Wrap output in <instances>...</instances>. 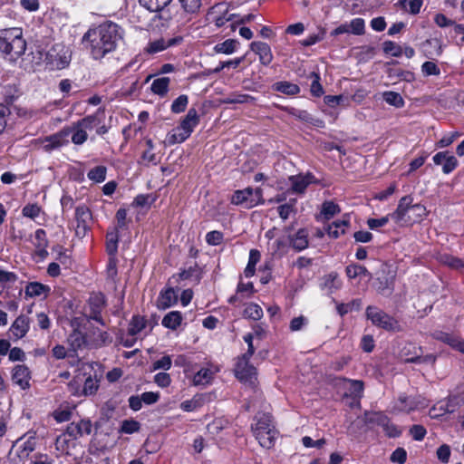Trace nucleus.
<instances>
[{
	"label": "nucleus",
	"instance_id": "obj_36",
	"mask_svg": "<svg viewBox=\"0 0 464 464\" xmlns=\"http://www.w3.org/2000/svg\"><path fill=\"white\" fill-rule=\"evenodd\" d=\"M83 387L82 393L83 396H92L96 393L99 389V380L92 375L87 376L83 379Z\"/></svg>",
	"mask_w": 464,
	"mask_h": 464
},
{
	"label": "nucleus",
	"instance_id": "obj_38",
	"mask_svg": "<svg viewBox=\"0 0 464 464\" xmlns=\"http://www.w3.org/2000/svg\"><path fill=\"white\" fill-rule=\"evenodd\" d=\"M260 252L256 249H251L249 252V259L246 267L244 270L246 277H251L255 274L256 265L260 260Z\"/></svg>",
	"mask_w": 464,
	"mask_h": 464
},
{
	"label": "nucleus",
	"instance_id": "obj_46",
	"mask_svg": "<svg viewBox=\"0 0 464 464\" xmlns=\"http://www.w3.org/2000/svg\"><path fill=\"white\" fill-rule=\"evenodd\" d=\"M388 417L382 412H366L365 422L368 424H375L382 427L387 424Z\"/></svg>",
	"mask_w": 464,
	"mask_h": 464
},
{
	"label": "nucleus",
	"instance_id": "obj_32",
	"mask_svg": "<svg viewBox=\"0 0 464 464\" xmlns=\"http://www.w3.org/2000/svg\"><path fill=\"white\" fill-rule=\"evenodd\" d=\"M341 211L340 207L333 201H325L322 205L320 216L317 218L329 220Z\"/></svg>",
	"mask_w": 464,
	"mask_h": 464
},
{
	"label": "nucleus",
	"instance_id": "obj_45",
	"mask_svg": "<svg viewBox=\"0 0 464 464\" xmlns=\"http://www.w3.org/2000/svg\"><path fill=\"white\" fill-rule=\"evenodd\" d=\"M188 137V134L179 130V126H178L168 134L167 140L169 144L173 145L185 141Z\"/></svg>",
	"mask_w": 464,
	"mask_h": 464
},
{
	"label": "nucleus",
	"instance_id": "obj_33",
	"mask_svg": "<svg viewBox=\"0 0 464 464\" xmlns=\"http://www.w3.org/2000/svg\"><path fill=\"white\" fill-rule=\"evenodd\" d=\"M26 439L23 445L21 446V454L23 455H29L31 452H33L35 450L36 447V438H35V432L29 431L25 435H24L20 440H23Z\"/></svg>",
	"mask_w": 464,
	"mask_h": 464
},
{
	"label": "nucleus",
	"instance_id": "obj_13",
	"mask_svg": "<svg viewBox=\"0 0 464 464\" xmlns=\"http://www.w3.org/2000/svg\"><path fill=\"white\" fill-rule=\"evenodd\" d=\"M71 135L70 130L62 129L60 131L47 136L43 140L44 149L46 151L59 149L69 143L68 137Z\"/></svg>",
	"mask_w": 464,
	"mask_h": 464
},
{
	"label": "nucleus",
	"instance_id": "obj_4",
	"mask_svg": "<svg viewBox=\"0 0 464 464\" xmlns=\"http://www.w3.org/2000/svg\"><path fill=\"white\" fill-rule=\"evenodd\" d=\"M251 429L262 448L271 449L274 447L278 432L272 423V416L270 414H256L255 423L251 425Z\"/></svg>",
	"mask_w": 464,
	"mask_h": 464
},
{
	"label": "nucleus",
	"instance_id": "obj_23",
	"mask_svg": "<svg viewBox=\"0 0 464 464\" xmlns=\"http://www.w3.org/2000/svg\"><path fill=\"white\" fill-rule=\"evenodd\" d=\"M313 176L307 175H297L291 176L289 180L291 181V187L294 192L303 193L307 186L312 182Z\"/></svg>",
	"mask_w": 464,
	"mask_h": 464
},
{
	"label": "nucleus",
	"instance_id": "obj_44",
	"mask_svg": "<svg viewBox=\"0 0 464 464\" xmlns=\"http://www.w3.org/2000/svg\"><path fill=\"white\" fill-rule=\"evenodd\" d=\"M140 4L150 12H158L167 6L171 0H139Z\"/></svg>",
	"mask_w": 464,
	"mask_h": 464
},
{
	"label": "nucleus",
	"instance_id": "obj_20",
	"mask_svg": "<svg viewBox=\"0 0 464 464\" xmlns=\"http://www.w3.org/2000/svg\"><path fill=\"white\" fill-rule=\"evenodd\" d=\"M87 337L90 345L93 347H102L108 343H111V338L106 331H102L98 328H93L88 331Z\"/></svg>",
	"mask_w": 464,
	"mask_h": 464
},
{
	"label": "nucleus",
	"instance_id": "obj_62",
	"mask_svg": "<svg viewBox=\"0 0 464 464\" xmlns=\"http://www.w3.org/2000/svg\"><path fill=\"white\" fill-rule=\"evenodd\" d=\"M206 241L208 245L218 246L223 241V234L218 230L210 231L206 235Z\"/></svg>",
	"mask_w": 464,
	"mask_h": 464
},
{
	"label": "nucleus",
	"instance_id": "obj_6",
	"mask_svg": "<svg viewBox=\"0 0 464 464\" xmlns=\"http://www.w3.org/2000/svg\"><path fill=\"white\" fill-rule=\"evenodd\" d=\"M101 123L99 114L88 115L80 121L72 123L71 127L64 128L70 130L72 134V142L75 145L83 144L87 139V130H92L93 128L98 127Z\"/></svg>",
	"mask_w": 464,
	"mask_h": 464
},
{
	"label": "nucleus",
	"instance_id": "obj_15",
	"mask_svg": "<svg viewBox=\"0 0 464 464\" xmlns=\"http://www.w3.org/2000/svg\"><path fill=\"white\" fill-rule=\"evenodd\" d=\"M181 36H177L169 39L159 38L154 41H150L148 45L144 48L145 53L149 54H154L159 52L164 51L170 46L177 45L182 42Z\"/></svg>",
	"mask_w": 464,
	"mask_h": 464
},
{
	"label": "nucleus",
	"instance_id": "obj_1",
	"mask_svg": "<svg viewBox=\"0 0 464 464\" xmlns=\"http://www.w3.org/2000/svg\"><path fill=\"white\" fill-rule=\"evenodd\" d=\"M118 24L106 22L90 28L82 37V44L95 60L102 59L106 54L116 49L118 41L121 38Z\"/></svg>",
	"mask_w": 464,
	"mask_h": 464
},
{
	"label": "nucleus",
	"instance_id": "obj_35",
	"mask_svg": "<svg viewBox=\"0 0 464 464\" xmlns=\"http://www.w3.org/2000/svg\"><path fill=\"white\" fill-rule=\"evenodd\" d=\"M238 44V41L235 39H227L223 43L216 44L214 46V51L217 53L231 54L237 50Z\"/></svg>",
	"mask_w": 464,
	"mask_h": 464
},
{
	"label": "nucleus",
	"instance_id": "obj_43",
	"mask_svg": "<svg viewBox=\"0 0 464 464\" xmlns=\"http://www.w3.org/2000/svg\"><path fill=\"white\" fill-rule=\"evenodd\" d=\"M361 306H362L361 299H353L352 302L347 303V304H343V303L337 304L336 310L341 316H343L346 314H348L353 310H356V311L360 310Z\"/></svg>",
	"mask_w": 464,
	"mask_h": 464
},
{
	"label": "nucleus",
	"instance_id": "obj_42",
	"mask_svg": "<svg viewBox=\"0 0 464 464\" xmlns=\"http://www.w3.org/2000/svg\"><path fill=\"white\" fill-rule=\"evenodd\" d=\"M382 98L388 104L396 108L404 106V100L399 92L387 91L382 93Z\"/></svg>",
	"mask_w": 464,
	"mask_h": 464
},
{
	"label": "nucleus",
	"instance_id": "obj_61",
	"mask_svg": "<svg viewBox=\"0 0 464 464\" xmlns=\"http://www.w3.org/2000/svg\"><path fill=\"white\" fill-rule=\"evenodd\" d=\"M421 72L426 76L430 75H439L440 73V68L437 66V64L433 62H425L421 65Z\"/></svg>",
	"mask_w": 464,
	"mask_h": 464
},
{
	"label": "nucleus",
	"instance_id": "obj_56",
	"mask_svg": "<svg viewBox=\"0 0 464 464\" xmlns=\"http://www.w3.org/2000/svg\"><path fill=\"white\" fill-rule=\"evenodd\" d=\"M255 101V98L248 94H233L224 100V103L233 104V103H246L252 102Z\"/></svg>",
	"mask_w": 464,
	"mask_h": 464
},
{
	"label": "nucleus",
	"instance_id": "obj_55",
	"mask_svg": "<svg viewBox=\"0 0 464 464\" xmlns=\"http://www.w3.org/2000/svg\"><path fill=\"white\" fill-rule=\"evenodd\" d=\"M383 52L393 57H400L402 54V49L397 44L392 41H385L382 44Z\"/></svg>",
	"mask_w": 464,
	"mask_h": 464
},
{
	"label": "nucleus",
	"instance_id": "obj_58",
	"mask_svg": "<svg viewBox=\"0 0 464 464\" xmlns=\"http://www.w3.org/2000/svg\"><path fill=\"white\" fill-rule=\"evenodd\" d=\"M140 430V423L134 420H125L122 421L121 432L131 434Z\"/></svg>",
	"mask_w": 464,
	"mask_h": 464
},
{
	"label": "nucleus",
	"instance_id": "obj_16",
	"mask_svg": "<svg viewBox=\"0 0 464 464\" xmlns=\"http://www.w3.org/2000/svg\"><path fill=\"white\" fill-rule=\"evenodd\" d=\"M92 427V422L89 420H82L79 422H72L67 426L65 434L72 440H77L83 435L91 434Z\"/></svg>",
	"mask_w": 464,
	"mask_h": 464
},
{
	"label": "nucleus",
	"instance_id": "obj_8",
	"mask_svg": "<svg viewBox=\"0 0 464 464\" xmlns=\"http://www.w3.org/2000/svg\"><path fill=\"white\" fill-rule=\"evenodd\" d=\"M105 308V296L101 294H93L90 296L83 310V317L90 322L93 320L101 325L105 326V322L102 316V312Z\"/></svg>",
	"mask_w": 464,
	"mask_h": 464
},
{
	"label": "nucleus",
	"instance_id": "obj_22",
	"mask_svg": "<svg viewBox=\"0 0 464 464\" xmlns=\"http://www.w3.org/2000/svg\"><path fill=\"white\" fill-rule=\"evenodd\" d=\"M178 300V296L173 288L169 287L162 290L157 299V307L165 310L173 305Z\"/></svg>",
	"mask_w": 464,
	"mask_h": 464
},
{
	"label": "nucleus",
	"instance_id": "obj_30",
	"mask_svg": "<svg viewBox=\"0 0 464 464\" xmlns=\"http://www.w3.org/2000/svg\"><path fill=\"white\" fill-rule=\"evenodd\" d=\"M169 82L170 80L169 77H161L155 79L151 83L150 90L153 93L163 97L169 92Z\"/></svg>",
	"mask_w": 464,
	"mask_h": 464
},
{
	"label": "nucleus",
	"instance_id": "obj_50",
	"mask_svg": "<svg viewBox=\"0 0 464 464\" xmlns=\"http://www.w3.org/2000/svg\"><path fill=\"white\" fill-rule=\"evenodd\" d=\"M244 316L256 321L262 318L263 310L258 304L251 303L245 308Z\"/></svg>",
	"mask_w": 464,
	"mask_h": 464
},
{
	"label": "nucleus",
	"instance_id": "obj_3",
	"mask_svg": "<svg viewBox=\"0 0 464 464\" xmlns=\"http://www.w3.org/2000/svg\"><path fill=\"white\" fill-rule=\"evenodd\" d=\"M25 50L26 42L21 28L13 27L0 31V52L9 60H17Z\"/></svg>",
	"mask_w": 464,
	"mask_h": 464
},
{
	"label": "nucleus",
	"instance_id": "obj_25",
	"mask_svg": "<svg viewBox=\"0 0 464 464\" xmlns=\"http://www.w3.org/2000/svg\"><path fill=\"white\" fill-rule=\"evenodd\" d=\"M274 91L286 94V95H296L300 92V87L287 81L277 82L272 86Z\"/></svg>",
	"mask_w": 464,
	"mask_h": 464
},
{
	"label": "nucleus",
	"instance_id": "obj_5",
	"mask_svg": "<svg viewBox=\"0 0 464 464\" xmlns=\"http://www.w3.org/2000/svg\"><path fill=\"white\" fill-rule=\"evenodd\" d=\"M71 60V49L63 44H56L47 51L44 62L50 70H63L69 66Z\"/></svg>",
	"mask_w": 464,
	"mask_h": 464
},
{
	"label": "nucleus",
	"instance_id": "obj_29",
	"mask_svg": "<svg viewBox=\"0 0 464 464\" xmlns=\"http://www.w3.org/2000/svg\"><path fill=\"white\" fill-rule=\"evenodd\" d=\"M50 291V287L43 285L39 282H31L29 283L24 289V293L26 296L29 297H37L43 295H46Z\"/></svg>",
	"mask_w": 464,
	"mask_h": 464
},
{
	"label": "nucleus",
	"instance_id": "obj_19",
	"mask_svg": "<svg viewBox=\"0 0 464 464\" xmlns=\"http://www.w3.org/2000/svg\"><path fill=\"white\" fill-rule=\"evenodd\" d=\"M30 320L25 315H19L10 327V333L16 339H21L28 333Z\"/></svg>",
	"mask_w": 464,
	"mask_h": 464
},
{
	"label": "nucleus",
	"instance_id": "obj_26",
	"mask_svg": "<svg viewBox=\"0 0 464 464\" xmlns=\"http://www.w3.org/2000/svg\"><path fill=\"white\" fill-rule=\"evenodd\" d=\"M344 386L347 390L345 395L352 396L353 398H361L363 392V382L358 380H347L344 379Z\"/></svg>",
	"mask_w": 464,
	"mask_h": 464
},
{
	"label": "nucleus",
	"instance_id": "obj_40",
	"mask_svg": "<svg viewBox=\"0 0 464 464\" xmlns=\"http://www.w3.org/2000/svg\"><path fill=\"white\" fill-rule=\"evenodd\" d=\"M457 400L458 399L454 397L450 398L448 401L439 402L438 407L435 406L430 410V413L437 409L440 411V415L454 412L458 406Z\"/></svg>",
	"mask_w": 464,
	"mask_h": 464
},
{
	"label": "nucleus",
	"instance_id": "obj_63",
	"mask_svg": "<svg viewBox=\"0 0 464 464\" xmlns=\"http://www.w3.org/2000/svg\"><path fill=\"white\" fill-rule=\"evenodd\" d=\"M407 453L404 449L398 448L391 455V461L394 463L403 464L406 461Z\"/></svg>",
	"mask_w": 464,
	"mask_h": 464
},
{
	"label": "nucleus",
	"instance_id": "obj_54",
	"mask_svg": "<svg viewBox=\"0 0 464 464\" xmlns=\"http://www.w3.org/2000/svg\"><path fill=\"white\" fill-rule=\"evenodd\" d=\"M350 34L362 35L364 34L365 24L362 18H354L348 23Z\"/></svg>",
	"mask_w": 464,
	"mask_h": 464
},
{
	"label": "nucleus",
	"instance_id": "obj_2",
	"mask_svg": "<svg viewBox=\"0 0 464 464\" xmlns=\"http://www.w3.org/2000/svg\"><path fill=\"white\" fill-rule=\"evenodd\" d=\"M411 196L402 197L391 218L400 226H410L420 222L426 216V208L421 204H413Z\"/></svg>",
	"mask_w": 464,
	"mask_h": 464
},
{
	"label": "nucleus",
	"instance_id": "obj_12",
	"mask_svg": "<svg viewBox=\"0 0 464 464\" xmlns=\"http://www.w3.org/2000/svg\"><path fill=\"white\" fill-rule=\"evenodd\" d=\"M208 16L218 28L233 20V15H229L228 7L223 3L217 4L209 8Z\"/></svg>",
	"mask_w": 464,
	"mask_h": 464
},
{
	"label": "nucleus",
	"instance_id": "obj_49",
	"mask_svg": "<svg viewBox=\"0 0 464 464\" xmlns=\"http://www.w3.org/2000/svg\"><path fill=\"white\" fill-rule=\"evenodd\" d=\"M17 280V276L13 272L4 271L0 269V294L4 289L10 286Z\"/></svg>",
	"mask_w": 464,
	"mask_h": 464
},
{
	"label": "nucleus",
	"instance_id": "obj_37",
	"mask_svg": "<svg viewBox=\"0 0 464 464\" xmlns=\"http://www.w3.org/2000/svg\"><path fill=\"white\" fill-rule=\"evenodd\" d=\"M345 272H346L347 276L351 279H353V278H356L357 276H362L369 277V278L372 277V275L367 270V268L361 265H358V264H351V265L347 266Z\"/></svg>",
	"mask_w": 464,
	"mask_h": 464
},
{
	"label": "nucleus",
	"instance_id": "obj_27",
	"mask_svg": "<svg viewBox=\"0 0 464 464\" xmlns=\"http://www.w3.org/2000/svg\"><path fill=\"white\" fill-rule=\"evenodd\" d=\"M68 343L73 352H76L78 349H82L83 346L90 344L87 334L83 335L81 332L77 330L73 331L69 335Z\"/></svg>",
	"mask_w": 464,
	"mask_h": 464
},
{
	"label": "nucleus",
	"instance_id": "obj_48",
	"mask_svg": "<svg viewBox=\"0 0 464 464\" xmlns=\"http://www.w3.org/2000/svg\"><path fill=\"white\" fill-rule=\"evenodd\" d=\"M349 222L346 220L334 222L328 227V235L331 237L337 238L340 235L344 234L345 227H348Z\"/></svg>",
	"mask_w": 464,
	"mask_h": 464
},
{
	"label": "nucleus",
	"instance_id": "obj_39",
	"mask_svg": "<svg viewBox=\"0 0 464 464\" xmlns=\"http://www.w3.org/2000/svg\"><path fill=\"white\" fill-rule=\"evenodd\" d=\"M181 9L187 14L194 15L198 14L201 8V0H178Z\"/></svg>",
	"mask_w": 464,
	"mask_h": 464
},
{
	"label": "nucleus",
	"instance_id": "obj_14",
	"mask_svg": "<svg viewBox=\"0 0 464 464\" xmlns=\"http://www.w3.org/2000/svg\"><path fill=\"white\" fill-rule=\"evenodd\" d=\"M31 372L24 364H17L12 370V381L22 390L30 388Z\"/></svg>",
	"mask_w": 464,
	"mask_h": 464
},
{
	"label": "nucleus",
	"instance_id": "obj_57",
	"mask_svg": "<svg viewBox=\"0 0 464 464\" xmlns=\"http://www.w3.org/2000/svg\"><path fill=\"white\" fill-rule=\"evenodd\" d=\"M432 336L434 339L443 342V343L449 344L450 347L453 346V344L457 339V336L452 335L449 333L442 332V331L434 332L432 334Z\"/></svg>",
	"mask_w": 464,
	"mask_h": 464
},
{
	"label": "nucleus",
	"instance_id": "obj_47",
	"mask_svg": "<svg viewBox=\"0 0 464 464\" xmlns=\"http://www.w3.org/2000/svg\"><path fill=\"white\" fill-rule=\"evenodd\" d=\"M107 173V168L105 166H97L92 169L88 173L87 177L89 179L100 183L105 180Z\"/></svg>",
	"mask_w": 464,
	"mask_h": 464
},
{
	"label": "nucleus",
	"instance_id": "obj_52",
	"mask_svg": "<svg viewBox=\"0 0 464 464\" xmlns=\"http://www.w3.org/2000/svg\"><path fill=\"white\" fill-rule=\"evenodd\" d=\"M188 103V98L185 94L179 95L177 99H175L171 104V111L173 113H180L183 112Z\"/></svg>",
	"mask_w": 464,
	"mask_h": 464
},
{
	"label": "nucleus",
	"instance_id": "obj_11",
	"mask_svg": "<svg viewBox=\"0 0 464 464\" xmlns=\"http://www.w3.org/2000/svg\"><path fill=\"white\" fill-rule=\"evenodd\" d=\"M76 227L75 233L78 237H83L90 228L92 214L85 205L78 206L75 209Z\"/></svg>",
	"mask_w": 464,
	"mask_h": 464
},
{
	"label": "nucleus",
	"instance_id": "obj_64",
	"mask_svg": "<svg viewBox=\"0 0 464 464\" xmlns=\"http://www.w3.org/2000/svg\"><path fill=\"white\" fill-rule=\"evenodd\" d=\"M154 382L157 385H159L161 388L168 387L170 382L171 379L169 373L167 372H159L154 376Z\"/></svg>",
	"mask_w": 464,
	"mask_h": 464
},
{
	"label": "nucleus",
	"instance_id": "obj_60",
	"mask_svg": "<svg viewBox=\"0 0 464 464\" xmlns=\"http://www.w3.org/2000/svg\"><path fill=\"white\" fill-rule=\"evenodd\" d=\"M40 211L41 208L37 204H27L22 209L23 215L32 219L37 218Z\"/></svg>",
	"mask_w": 464,
	"mask_h": 464
},
{
	"label": "nucleus",
	"instance_id": "obj_21",
	"mask_svg": "<svg viewBox=\"0 0 464 464\" xmlns=\"http://www.w3.org/2000/svg\"><path fill=\"white\" fill-rule=\"evenodd\" d=\"M198 122L199 117L197 110L194 108H190L187 115L184 117V119L179 125V130H184L188 134V136H190L194 130V128L198 124Z\"/></svg>",
	"mask_w": 464,
	"mask_h": 464
},
{
	"label": "nucleus",
	"instance_id": "obj_53",
	"mask_svg": "<svg viewBox=\"0 0 464 464\" xmlns=\"http://www.w3.org/2000/svg\"><path fill=\"white\" fill-rule=\"evenodd\" d=\"M83 381V377L80 373L74 376V378L68 383L69 392L74 396H83L82 393V388L81 384Z\"/></svg>",
	"mask_w": 464,
	"mask_h": 464
},
{
	"label": "nucleus",
	"instance_id": "obj_10",
	"mask_svg": "<svg viewBox=\"0 0 464 464\" xmlns=\"http://www.w3.org/2000/svg\"><path fill=\"white\" fill-rule=\"evenodd\" d=\"M250 359L238 357L234 372L236 377L244 384L255 386L257 380L256 369L249 363Z\"/></svg>",
	"mask_w": 464,
	"mask_h": 464
},
{
	"label": "nucleus",
	"instance_id": "obj_31",
	"mask_svg": "<svg viewBox=\"0 0 464 464\" xmlns=\"http://www.w3.org/2000/svg\"><path fill=\"white\" fill-rule=\"evenodd\" d=\"M106 251L110 256H116L118 250L119 233L117 228L107 233Z\"/></svg>",
	"mask_w": 464,
	"mask_h": 464
},
{
	"label": "nucleus",
	"instance_id": "obj_17",
	"mask_svg": "<svg viewBox=\"0 0 464 464\" xmlns=\"http://www.w3.org/2000/svg\"><path fill=\"white\" fill-rule=\"evenodd\" d=\"M433 161L436 165H442V171L450 174L458 166V160L453 155H450L447 151H440L433 156Z\"/></svg>",
	"mask_w": 464,
	"mask_h": 464
},
{
	"label": "nucleus",
	"instance_id": "obj_51",
	"mask_svg": "<svg viewBox=\"0 0 464 464\" xmlns=\"http://www.w3.org/2000/svg\"><path fill=\"white\" fill-rule=\"evenodd\" d=\"M296 199H291L288 203L280 205L277 208L279 217L285 220L289 218L290 214L295 211Z\"/></svg>",
	"mask_w": 464,
	"mask_h": 464
},
{
	"label": "nucleus",
	"instance_id": "obj_41",
	"mask_svg": "<svg viewBox=\"0 0 464 464\" xmlns=\"http://www.w3.org/2000/svg\"><path fill=\"white\" fill-rule=\"evenodd\" d=\"M213 372L209 369H200L193 377V383L195 385H207L213 378Z\"/></svg>",
	"mask_w": 464,
	"mask_h": 464
},
{
	"label": "nucleus",
	"instance_id": "obj_7",
	"mask_svg": "<svg viewBox=\"0 0 464 464\" xmlns=\"http://www.w3.org/2000/svg\"><path fill=\"white\" fill-rule=\"evenodd\" d=\"M365 315L366 318L378 328L388 332H399L401 330V324L393 316L388 314L377 306H367Z\"/></svg>",
	"mask_w": 464,
	"mask_h": 464
},
{
	"label": "nucleus",
	"instance_id": "obj_18",
	"mask_svg": "<svg viewBox=\"0 0 464 464\" xmlns=\"http://www.w3.org/2000/svg\"><path fill=\"white\" fill-rule=\"evenodd\" d=\"M250 49L256 53L263 65H268L273 61V54L270 46L264 42H252Z\"/></svg>",
	"mask_w": 464,
	"mask_h": 464
},
{
	"label": "nucleus",
	"instance_id": "obj_34",
	"mask_svg": "<svg viewBox=\"0 0 464 464\" xmlns=\"http://www.w3.org/2000/svg\"><path fill=\"white\" fill-rule=\"evenodd\" d=\"M147 325V321L144 317L140 315H134L129 324L128 334L134 337L140 334Z\"/></svg>",
	"mask_w": 464,
	"mask_h": 464
},
{
	"label": "nucleus",
	"instance_id": "obj_59",
	"mask_svg": "<svg viewBox=\"0 0 464 464\" xmlns=\"http://www.w3.org/2000/svg\"><path fill=\"white\" fill-rule=\"evenodd\" d=\"M171 365V357L169 355H165L152 363V371H157L160 369L167 371L170 369Z\"/></svg>",
	"mask_w": 464,
	"mask_h": 464
},
{
	"label": "nucleus",
	"instance_id": "obj_24",
	"mask_svg": "<svg viewBox=\"0 0 464 464\" xmlns=\"http://www.w3.org/2000/svg\"><path fill=\"white\" fill-rule=\"evenodd\" d=\"M290 242L296 251L305 249L308 246V232L304 228L299 229L295 235L290 237Z\"/></svg>",
	"mask_w": 464,
	"mask_h": 464
},
{
	"label": "nucleus",
	"instance_id": "obj_28",
	"mask_svg": "<svg viewBox=\"0 0 464 464\" xmlns=\"http://www.w3.org/2000/svg\"><path fill=\"white\" fill-rule=\"evenodd\" d=\"M182 322V314L179 311L168 313L162 319V325L166 328L176 330Z\"/></svg>",
	"mask_w": 464,
	"mask_h": 464
},
{
	"label": "nucleus",
	"instance_id": "obj_9",
	"mask_svg": "<svg viewBox=\"0 0 464 464\" xmlns=\"http://www.w3.org/2000/svg\"><path fill=\"white\" fill-rule=\"evenodd\" d=\"M231 203L241 205L246 208H252L263 203L262 190L260 188L253 189L251 188L237 190L232 195Z\"/></svg>",
	"mask_w": 464,
	"mask_h": 464
}]
</instances>
